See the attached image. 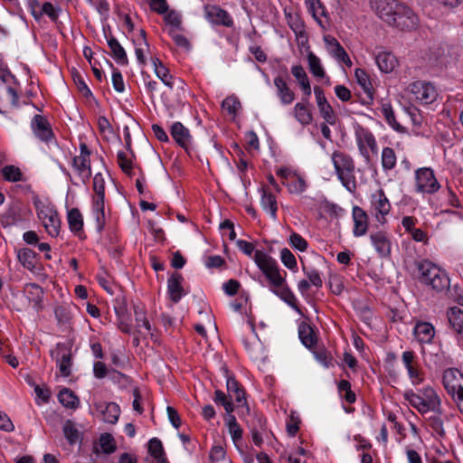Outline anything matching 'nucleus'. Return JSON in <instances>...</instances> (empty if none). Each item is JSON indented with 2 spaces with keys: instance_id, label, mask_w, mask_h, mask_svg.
I'll return each instance as SVG.
<instances>
[{
  "instance_id": "nucleus-1",
  "label": "nucleus",
  "mask_w": 463,
  "mask_h": 463,
  "mask_svg": "<svg viewBox=\"0 0 463 463\" xmlns=\"http://www.w3.org/2000/svg\"><path fill=\"white\" fill-rule=\"evenodd\" d=\"M332 162L342 184L349 192H354L356 189V181L354 176L355 166L353 158L344 152L335 151L332 154Z\"/></svg>"
},
{
  "instance_id": "nucleus-2",
  "label": "nucleus",
  "mask_w": 463,
  "mask_h": 463,
  "mask_svg": "<svg viewBox=\"0 0 463 463\" xmlns=\"http://www.w3.org/2000/svg\"><path fill=\"white\" fill-rule=\"evenodd\" d=\"M254 261L262 271L272 288L283 286L286 282V275H281L277 261L262 250H257L254 254ZM284 274H287L284 271Z\"/></svg>"
},
{
  "instance_id": "nucleus-3",
  "label": "nucleus",
  "mask_w": 463,
  "mask_h": 463,
  "mask_svg": "<svg viewBox=\"0 0 463 463\" xmlns=\"http://www.w3.org/2000/svg\"><path fill=\"white\" fill-rule=\"evenodd\" d=\"M354 137L360 155L366 162L371 160L369 151L373 154L378 153V146L373 132L359 124L354 126Z\"/></svg>"
},
{
  "instance_id": "nucleus-4",
  "label": "nucleus",
  "mask_w": 463,
  "mask_h": 463,
  "mask_svg": "<svg viewBox=\"0 0 463 463\" xmlns=\"http://www.w3.org/2000/svg\"><path fill=\"white\" fill-rule=\"evenodd\" d=\"M439 188L440 184L430 167H421L415 171V191L417 193L432 194Z\"/></svg>"
},
{
  "instance_id": "nucleus-5",
  "label": "nucleus",
  "mask_w": 463,
  "mask_h": 463,
  "mask_svg": "<svg viewBox=\"0 0 463 463\" xmlns=\"http://www.w3.org/2000/svg\"><path fill=\"white\" fill-rule=\"evenodd\" d=\"M51 357L55 361L60 373L63 377H68L71 373L72 354L71 345L68 343H58L50 352Z\"/></svg>"
},
{
  "instance_id": "nucleus-6",
  "label": "nucleus",
  "mask_w": 463,
  "mask_h": 463,
  "mask_svg": "<svg viewBox=\"0 0 463 463\" xmlns=\"http://www.w3.org/2000/svg\"><path fill=\"white\" fill-rule=\"evenodd\" d=\"M203 16L213 26L231 28L234 25L232 15L218 5L206 4L203 5Z\"/></svg>"
},
{
  "instance_id": "nucleus-7",
  "label": "nucleus",
  "mask_w": 463,
  "mask_h": 463,
  "mask_svg": "<svg viewBox=\"0 0 463 463\" xmlns=\"http://www.w3.org/2000/svg\"><path fill=\"white\" fill-rule=\"evenodd\" d=\"M390 25L402 31H412L419 25V17L411 7L402 3L395 13L394 23Z\"/></svg>"
},
{
  "instance_id": "nucleus-8",
  "label": "nucleus",
  "mask_w": 463,
  "mask_h": 463,
  "mask_svg": "<svg viewBox=\"0 0 463 463\" xmlns=\"http://www.w3.org/2000/svg\"><path fill=\"white\" fill-rule=\"evenodd\" d=\"M442 383L448 394L454 399L463 392V373L457 368H448L443 372Z\"/></svg>"
},
{
  "instance_id": "nucleus-9",
  "label": "nucleus",
  "mask_w": 463,
  "mask_h": 463,
  "mask_svg": "<svg viewBox=\"0 0 463 463\" xmlns=\"http://www.w3.org/2000/svg\"><path fill=\"white\" fill-rule=\"evenodd\" d=\"M410 91L422 104H430L437 99L438 93L435 87L430 82L414 81L410 85Z\"/></svg>"
},
{
  "instance_id": "nucleus-10",
  "label": "nucleus",
  "mask_w": 463,
  "mask_h": 463,
  "mask_svg": "<svg viewBox=\"0 0 463 463\" xmlns=\"http://www.w3.org/2000/svg\"><path fill=\"white\" fill-rule=\"evenodd\" d=\"M401 4L397 0H371L372 8L389 25L394 23V15Z\"/></svg>"
},
{
  "instance_id": "nucleus-11",
  "label": "nucleus",
  "mask_w": 463,
  "mask_h": 463,
  "mask_svg": "<svg viewBox=\"0 0 463 463\" xmlns=\"http://www.w3.org/2000/svg\"><path fill=\"white\" fill-rule=\"evenodd\" d=\"M371 205L377 221L382 224L385 223V216L390 212L391 203L382 189L372 194Z\"/></svg>"
},
{
  "instance_id": "nucleus-12",
  "label": "nucleus",
  "mask_w": 463,
  "mask_h": 463,
  "mask_svg": "<svg viewBox=\"0 0 463 463\" xmlns=\"http://www.w3.org/2000/svg\"><path fill=\"white\" fill-rule=\"evenodd\" d=\"M422 354L426 365L429 368L439 369L448 364L445 352L440 345H435L429 348H422Z\"/></svg>"
},
{
  "instance_id": "nucleus-13",
  "label": "nucleus",
  "mask_w": 463,
  "mask_h": 463,
  "mask_svg": "<svg viewBox=\"0 0 463 463\" xmlns=\"http://www.w3.org/2000/svg\"><path fill=\"white\" fill-rule=\"evenodd\" d=\"M314 93L316 96L317 107L320 112L321 117L325 119L327 124L335 125V114L331 107V105L327 102L326 98L325 96L324 90L321 87L316 86L314 88Z\"/></svg>"
},
{
  "instance_id": "nucleus-14",
  "label": "nucleus",
  "mask_w": 463,
  "mask_h": 463,
  "mask_svg": "<svg viewBox=\"0 0 463 463\" xmlns=\"http://www.w3.org/2000/svg\"><path fill=\"white\" fill-rule=\"evenodd\" d=\"M39 218L43 220V225L52 237L58 236L61 228V221L57 211L52 209L41 210L38 213Z\"/></svg>"
},
{
  "instance_id": "nucleus-15",
  "label": "nucleus",
  "mask_w": 463,
  "mask_h": 463,
  "mask_svg": "<svg viewBox=\"0 0 463 463\" xmlns=\"http://www.w3.org/2000/svg\"><path fill=\"white\" fill-rule=\"evenodd\" d=\"M416 267L419 272V281L426 286H430L441 270L439 267L427 260L417 262Z\"/></svg>"
},
{
  "instance_id": "nucleus-16",
  "label": "nucleus",
  "mask_w": 463,
  "mask_h": 463,
  "mask_svg": "<svg viewBox=\"0 0 463 463\" xmlns=\"http://www.w3.org/2000/svg\"><path fill=\"white\" fill-rule=\"evenodd\" d=\"M31 125L34 135L40 140L49 142L53 137V132L51 125L44 117L35 115Z\"/></svg>"
},
{
  "instance_id": "nucleus-17",
  "label": "nucleus",
  "mask_w": 463,
  "mask_h": 463,
  "mask_svg": "<svg viewBox=\"0 0 463 463\" xmlns=\"http://www.w3.org/2000/svg\"><path fill=\"white\" fill-rule=\"evenodd\" d=\"M23 220L22 205L19 202L12 203L0 216V222L4 227L15 225Z\"/></svg>"
},
{
  "instance_id": "nucleus-18",
  "label": "nucleus",
  "mask_w": 463,
  "mask_h": 463,
  "mask_svg": "<svg viewBox=\"0 0 463 463\" xmlns=\"http://www.w3.org/2000/svg\"><path fill=\"white\" fill-rule=\"evenodd\" d=\"M170 134L175 141L183 147L187 153L192 144V136L190 131L181 122H175L171 126Z\"/></svg>"
},
{
  "instance_id": "nucleus-19",
  "label": "nucleus",
  "mask_w": 463,
  "mask_h": 463,
  "mask_svg": "<svg viewBox=\"0 0 463 463\" xmlns=\"http://www.w3.org/2000/svg\"><path fill=\"white\" fill-rule=\"evenodd\" d=\"M370 240L380 257L386 258L390 256L392 244L386 232L379 231L371 233Z\"/></svg>"
},
{
  "instance_id": "nucleus-20",
  "label": "nucleus",
  "mask_w": 463,
  "mask_h": 463,
  "mask_svg": "<svg viewBox=\"0 0 463 463\" xmlns=\"http://www.w3.org/2000/svg\"><path fill=\"white\" fill-rule=\"evenodd\" d=\"M353 233L355 237H361L366 234L368 231V215L361 207L355 205L353 207Z\"/></svg>"
},
{
  "instance_id": "nucleus-21",
  "label": "nucleus",
  "mask_w": 463,
  "mask_h": 463,
  "mask_svg": "<svg viewBox=\"0 0 463 463\" xmlns=\"http://www.w3.org/2000/svg\"><path fill=\"white\" fill-rule=\"evenodd\" d=\"M183 280L184 277L178 272H174L167 280V293L174 303H178L184 294Z\"/></svg>"
},
{
  "instance_id": "nucleus-22",
  "label": "nucleus",
  "mask_w": 463,
  "mask_h": 463,
  "mask_svg": "<svg viewBox=\"0 0 463 463\" xmlns=\"http://www.w3.org/2000/svg\"><path fill=\"white\" fill-rule=\"evenodd\" d=\"M95 409L103 415V420L115 424L120 415V408L116 402H99L94 404Z\"/></svg>"
},
{
  "instance_id": "nucleus-23",
  "label": "nucleus",
  "mask_w": 463,
  "mask_h": 463,
  "mask_svg": "<svg viewBox=\"0 0 463 463\" xmlns=\"http://www.w3.org/2000/svg\"><path fill=\"white\" fill-rule=\"evenodd\" d=\"M402 362L408 371L409 377L413 384H419L422 378L420 377V370L415 360V354L413 351H405L402 355Z\"/></svg>"
},
{
  "instance_id": "nucleus-24",
  "label": "nucleus",
  "mask_w": 463,
  "mask_h": 463,
  "mask_svg": "<svg viewBox=\"0 0 463 463\" xmlns=\"http://www.w3.org/2000/svg\"><path fill=\"white\" fill-rule=\"evenodd\" d=\"M413 334L420 344H431L435 336V328L429 322H418L414 326Z\"/></svg>"
},
{
  "instance_id": "nucleus-25",
  "label": "nucleus",
  "mask_w": 463,
  "mask_h": 463,
  "mask_svg": "<svg viewBox=\"0 0 463 463\" xmlns=\"http://www.w3.org/2000/svg\"><path fill=\"white\" fill-rule=\"evenodd\" d=\"M24 295L29 302L33 304V308L39 311L43 308V289L36 283H29L24 286Z\"/></svg>"
},
{
  "instance_id": "nucleus-26",
  "label": "nucleus",
  "mask_w": 463,
  "mask_h": 463,
  "mask_svg": "<svg viewBox=\"0 0 463 463\" xmlns=\"http://www.w3.org/2000/svg\"><path fill=\"white\" fill-rule=\"evenodd\" d=\"M105 36L107 38L108 45L110 49V55L113 57V59L117 61V63L120 65H128V59L127 52L119 42L111 34L109 36L105 34Z\"/></svg>"
},
{
  "instance_id": "nucleus-27",
  "label": "nucleus",
  "mask_w": 463,
  "mask_h": 463,
  "mask_svg": "<svg viewBox=\"0 0 463 463\" xmlns=\"http://www.w3.org/2000/svg\"><path fill=\"white\" fill-rule=\"evenodd\" d=\"M271 290L280 299L291 307L297 313H298L300 316H303V312L298 307V300L292 290L288 288L287 282H285L283 286L277 288H272Z\"/></svg>"
},
{
  "instance_id": "nucleus-28",
  "label": "nucleus",
  "mask_w": 463,
  "mask_h": 463,
  "mask_svg": "<svg viewBox=\"0 0 463 463\" xmlns=\"http://www.w3.org/2000/svg\"><path fill=\"white\" fill-rule=\"evenodd\" d=\"M72 166L77 171L80 180L83 184L89 182L91 176V167L90 157L74 156L72 160Z\"/></svg>"
},
{
  "instance_id": "nucleus-29",
  "label": "nucleus",
  "mask_w": 463,
  "mask_h": 463,
  "mask_svg": "<svg viewBox=\"0 0 463 463\" xmlns=\"http://www.w3.org/2000/svg\"><path fill=\"white\" fill-rule=\"evenodd\" d=\"M447 317L450 327L453 329L457 339L463 331V310L458 307H449L447 311Z\"/></svg>"
},
{
  "instance_id": "nucleus-30",
  "label": "nucleus",
  "mask_w": 463,
  "mask_h": 463,
  "mask_svg": "<svg viewBox=\"0 0 463 463\" xmlns=\"http://www.w3.org/2000/svg\"><path fill=\"white\" fill-rule=\"evenodd\" d=\"M274 85L277 88V93L283 104H290L295 99L294 92L288 88L286 80L281 76L274 79Z\"/></svg>"
},
{
  "instance_id": "nucleus-31",
  "label": "nucleus",
  "mask_w": 463,
  "mask_h": 463,
  "mask_svg": "<svg viewBox=\"0 0 463 463\" xmlns=\"http://www.w3.org/2000/svg\"><path fill=\"white\" fill-rule=\"evenodd\" d=\"M357 83L362 87L364 93L366 94L367 100L364 103H371L373 99V86L370 81L369 76L366 71L363 69H356L354 71Z\"/></svg>"
},
{
  "instance_id": "nucleus-32",
  "label": "nucleus",
  "mask_w": 463,
  "mask_h": 463,
  "mask_svg": "<svg viewBox=\"0 0 463 463\" xmlns=\"http://www.w3.org/2000/svg\"><path fill=\"white\" fill-rule=\"evenodd\" d=\"M261 206L266 212L269 213L271 218L275 220L277 218L278 211L276 197L264 186L261 188Z\"/></svg>"
},
{
  "instance_id": "nucleus-33",
  "label": "nucleus",
  "mask_w": 463,
  "mask_h": 463,
  "mask_svg": "<svg viewBox=\"0 0 463 463\" xmlns=\"http://www.w3.org/2000/svg\"><path fill=\"white\" fill-rule=\"evenodd\" d=\"M381 110L386 122L392 128H393L396 132L401 134H404L407 132L406 128H404L399 122H397L394 116V111L389 102L383 103Z\"/></svg>"
},
{
  "instance_id": "nucleus-34",
  "label": "nucleus",
  "mask_w": 463,
  "mask_h": 463,
  "mask_svg": "<svg viewBox=\"0 0 463 463\" xmlns=\"http://www.w3.org/2000/svg\"><path fill=\"white\" fill-rule=\"evenodd\" d=\"M156 75L162 80V82L169 89H173V76L170 74L169 70L163 64L158 58H152Z\"/></svg>"
},
{
  "instance_id": "nucleus-35",
  "label": "nucleus",
  "mask_w": 463,
  "mask_h": 463,
  "mask_svg": "<svg viewBox=\"0 0 463 463\" xmlns=\"http://www.w3.org/2000/svg\"><path fill=\"white\" fill-rule=\"evenodd\" d=\"M376 63L383 72L392 71L397 63V60L393 54L388 52H382L375 57Z\"/></svg>"
},
{
  "instance_id": "nucleus-36",
  "label": "nucleus",
  "mask_w": 463,
  "mask_h": 463,
  "mask_svg": "<svg viewBox=\"0 0 463 463\" xmlns=\"http://www.w3.org/2000/svg\"><path fill=\"white\" fill-rule=\"evenodd\" d=\"M403 397L410 403V405L415 408L420 413L423 414L430 411V407L425 402V399L420 394L413 392L411 390L406 391L403 393Z\"/></svg>"
},
{
  "instance_id": "nucleus-37",
  "label": "nucleus",
  "mask_w": 463,
  "mask_h": 463,
  "mask_svg": "<svg viewBox=\"0 0 463 463\" xmlns=\"http://www.w3.org/2000/svg\"><path fill=\"white\" fill-rule=\"evenodd\" d=\"M18 260L29 270H34L37 265V253L31 249L24 248L18 251Z\"/></svg>"
},
{
  "instance_id": "nucleus-38",
  "label": "nucleus",
  "mask_w": 463,
  "mask_h": 463,
  "mask_svg": "<svg viewBox=\"0 0 463 463\" xmlns=\"http://www.w3.org/2000/svg\"><path fill=\"white\" fill-rule=\"evenodd\" d=\"M226 388L231 396L234 395L237 403H241L244 400L245 391L233 376L227 375Z\"/></svg>"
},
{
  "instance_id": "nucleus-39",
  "label": "nucleus",
  "mask_w": 463,
  "mask_h": 463,
  "mask_svg": "<svg viewBox=\"0 0 463 463\" xmlns=\"http://www.w3.org/2000/svg\"><path fill=\"white\" fill-rule=\"evenodd\" d=\"M293 76L298 80L300 88L306 96L311 95V87L308 77L301 65H295L291 69Z\"/></svg>"
},
{
  "instance_id": "nucleus-40",
  "label": "nucleus",
  "mask_w": 463,
  "mask_h": 463,
  "mask_svg": "<svg viewBox=\"0 0 463 463\" xmlns=\"http://www.w3.org/2000/svg\"><path fill=\"white\" fill-rule=\"evenodd\" d=\"M324 42L326 44V51L335 60L342 57L346 52L343 46L339 43V42L332 35H325Z\"/></svg>"
},
{
  "instance_id": "nucleus-41",
  "label": "nucleus",
  "mask_w": 463,
  "mask_h": 463,
  "mask_svg": "<svg viewBox=\"0 0 463 463\" xmlns=\"http://www.w3.org/2000/svg\"><path fill=\"white\" fill-rule=\"evenodd\" d=\"M59 402L66 408L76 409L80 401L76 394L68 388H63L58 394Z\"/></svg>"
},
{
  "instance_id": "nucleus-42",
  "label": "nucleus",
  "mask_w": 463,
  "mask_h": 463,
  "mask_svg": "<svg viewBox=\"0 0 463 463\" xmlns=\"http://www.w3.org/2000/svg\"><path fill=\"white\" fill-rule=\"evenodd\" d=\"M68 224L70 230L74 233H79L83 228V218L78 208H72L68 212Z\"/></svg>"
},
{
  "instance_id": "nucleus-43",
  "label": "nucleus",
  "mask_w": 463,
  "mask_h": 463,
  "mask_svg": "<svg viewBox=\"0 0 463 463\" xmlns=\"http://www.w3.org/2000/svg\"><path fill=\"white\" fill-rule=\"evenodd\" d=\"M213 400L216 404L223 406L227 415L232 414L235 410V406L232 402V396H231L229 393L226 395L221 390H216L214 392Z\"/></svg>"
},
{
  "instance_id": "nucleus-44",
  "label": "nucleus",
  "mask_w": 463,
  "mask_h": 463,
  "mask_svg": "<svg viewBox=\"0 0 463 463\" xmlns=\"http://www.w3.org/2000/svg\"><path fill=\"white\" fill-rule=\"evenodd\" d=\"M450 279L444 270H440L430 287L437 293L449 292Z\"/></svg>"
},
{
  "instance_id": "nucleus-45",
  "label": "nucleus",
  "mask_w": 463,
  "mask_h": 463,
  "mask_svg": "<svg viewBox=\"0 0 463 463\" xmlns=\"http://www.w3.org/2000/svg\"><path fill=\"white\" fill-rule=\"evenodd\" d=\"M423 395L427 405L435 413L442 414L440 399L432 388H425Z\"/></svg>"
},
{
  "instance_id": "nucleus-46",
  "label": "nucleus",
  "mask_w": 463,
  "mask_h": 463,
  "mask_svg": "<svg viewBox=\"0 0 463 463\" xmlns=\"http://www.w3.org/2000/svg\"><path fill=\"white\" fill-rule=\"evenodd\" d=\"M382 167L384 171H391L396 166L397 156L393 148L385 146L382 150Z\"/></svg>"
},
{
  "instance_id": "nucleus-47",
  "label": "nucleus",
  "mask_w": 463,
  "mask_h": 463,
  "mask_svg": "<svg viewBox=\"0 0 463 463\" xmlns=\"http://www.w3.org/2000/svg\"><path fill=\"white\" fill-rule=\"evenodd\" d=\"M62 430L71 445H74L80 440V433L72 420H67L63 424Z\"/></svg>"
},
{
  "instance_id": "nucleus-48",
  "label": "nucleus",
  "mask_w": 463,
  "mask_h": 463,
  "mask_svg": "<svg viewBox=\"0 0 463 463\" xmlns=\"http://www.w3.org/2000/svg\"><path fill=\"white\" fill-rule=\"evenodd\" d=\"M298 335L302 344L307 347L313 346L317 340L309 325L302 322L298 327Z\"/></svg>"
},
{
  "instance_id": "nucleus-49",
  "label": "nucleus",
  "mask_w": 463,
  "mask_h": 463,
  "mask_svg": "<svg viewBox=\"0 0 463 463\" xmlns=\"http://www.w3.org/2000/svg\"><path fill=\"white\" fill-rule=\"evenodd\" d=\"M71 77L75 85L78 88V90L83 95L86 99L93 98L92 92L86 84L83 76L81 73L75 68L71 70Z\"/></svg>"
},
{
  "instance_id": "nucleus-50",
  "label": "nucleus",
  "mask_w": 463,
  "mask_h": 463,
  "mask_svg": "<svg viewBox=\"0 0 463 463\" xmlns=\"http://www.w3.org/2000/svg\"><path fill=\"white\" fill-rule=\"evenodd\" d=\"M226 425L232 436L233 442L236 444L242 438V430L238 424L236 418L233 414L225 417Z\"/></svg>"
},
{
  "instance_id": "nucleus-51",
  "label": "nucleus",
  "mask_w": 463,
  "mask_h": 463,
  "mask_svg": "<svg viewBox=\"0 0 463 463\" xmlns=\"http://www.w3.org/2000/svg\"><path fill=\"white\" fill-rule=\"evenodd\" d=\"M282 184L288 187L290 194H302L307 189L306 181L299 175H294L288 182L282 181Z\"/></svg>"
},
{
  "instance_id": "nucleus-52",
  "label": "nucleus",
  "mask_w": 463,
  "mask_h": 463,
  "mask_svg": "<svg viewBox=\"0 0 463 463\" xmlns=\"http://www.w3.org/2000/svg\"><path fill=\"white\" fill-rule=\"evenodd\" d=\"M294 109L296 118L302 125H308L312 122V114L305 104L297 103Z\"/></svg>"
},
{
  "instance_id": "nucleus-53",
  "label": "nucleus",
  "mask_w": 463,
  "mask_h": 463,
  "mask_svg": "<svg viewBox=\"0 0 463 463\" xmlns=\"http://www.w3.org/2000/svg\"><path fill=\"white\" fill-rule=\"evenodd\" d=\"M307 61L310 72L318 78L325 76V71L321 65L320 60L313 52L307 54Z\"/></svg>"
},
{
  "instance_id": "nucleus-54",
  "label": "nucleus",
  "mask_w": 463,
  "mask_h": 463,
  "mask_svg": "<svg viewBox=\"0 0 463 463\" xmlns=\"http://www.w3.org/2000/svg\"><path fill=\"white\" fill-rule=\"evenodd\" d=\"M303 273L307 276V281L314 287L319 288L323 286V279L318 270L314 268H308L303 265Z\"/></svg>"
},
{
  "instance_id": "nucleus-55",
  "label": "nucleus",
  "mask_w": 463,
  "mask_h": 463,
  "mask_svg": "<svg viewBox=\"0 0 463 463\" xmlns=\"http://www.w3.org/2000/svg\"><path fill=\"white\" fill-rule=\"evenodd\" d=\"M241 107V102L235 96H228L222 102V108L232 116H235Z\"/></svg>"
},
{
  "instance_id": "nucleus-56",
  "label": "nucleus",
  "mask_w": 463,
  "mask_h": 463,
  "mask_svg": "<svg viewBox=\"0 0 463 463\" xmlns=\"http://www.w3.org/2000/svg\"><path fill=\"white\" fill-rule=\"evenodd\" d=\"M134 313H135V320H136V323H137V327H145L146 330L151 335V336H153V333H151V330H152V326L149 323V321L147 320L146 317V313L145 311L143 310V308L136 306L134 307Z\"/></svg>"
},
{
  "instance_id": "nucleus-57",
  "label": "nucleus",
  "mask_w": 463,
  "mask_h": 463,
  "mask_svg": "<svg viewBox=\"0 0 463 463\" xmlns=\"http://www.w3.org/2000/svg\"><path fill=\"white\" fill-rule=\"evenodd\" d=\"M2 175L4 178L8 182H18L22 180L23 175L20 168L13 165H5L2 169Z\"/></svg>"
},
{
  "instance_id": "nucleus-58",
  "label": "nucleus",
  "mask_w": 463,
  "mask_h": 463,
  "mask_svg": "<svg viewBox=\"0 0 463 463\" xmlns=\"http://www.w3.org/2000/svg\"><path fill=\"white\" fill-rule=\"evenodd\" d=\"M308 9L312 13L313 17L321 24L319 18L326 15V9L320 0H306Z\"/></svg>"
},
{
  "instance_id": "nucleus-59",
  "label": "nucleus",
  "mask_w": 463,
  "mask_h": 463,
  "mask_svg": "<svg viewBox=\"0 0 463 463\" xmlns=\"http://www.w3.org/2000/svg\"><path fill=\"white\" fill-rule=\"evenodd\" d=\"M99 444L106 454L113 453L116 450V442L111 434H102L99 438Z\"/></svg>"
},
{
  "instance_id": "nucleus-60",
  "label": "nucleus",
  "mask_w": 463,
  "mask_h": 463,
  "mask_svg": "<svg viewBox=\"0 0 463 463\" xmlns=\"http://www.w3.org/2000/svg\"><path fill=\"white\" fill-rule=\"evenodd\" d=\"M43 14H46L52 21L55 22L58 19V13L56 12L53 5L50 2H45L39 12L37 13L38 19L40 21Z\"/></svg>"
},
{
  "instance_id": "nucleus-61",
  "label": "nucleus",
  "mask_w": 463,
  "mask_h": 463,
  "mask_svg": "<svg viewBox=\"0 0 463 463\" xmlns=\"http://www.w3.org/2000/svg\"><path fill=\"white\" fill-rule=\"evenodd\" d=\"M280 259L282 263L289 269L295 270L297 269V260L294 254L288 249L283 248L280 251Z\"/></svg>"
},
{
  "instance_id": "nucleus-62",
  "label": "nucleus",
  "mask_w": 463,
  "mask_h": 463,
  "mask_svg": "<svg viewBox=\"0 0 463 463\" xmlns=\"http://www.w3.org/2000/svg\"><path fill=\"white\" fill-rule=\"evenodd\" d=\"M148 452L154 458L165 455L161 440L158 439L157 438L151 439L148 442Z\"/></svg>"
},
{
  "instance_id": "nucleus-63",
  "label": "nucleus",
  "mask_w": 463,
  "mask_h": 463,
  "mask_svg": "<svg viewBox=\"0 0 463 463\" xmlns=\"http://www.w3.org/2000/svg\"><path fill=\"white\" fill-rule=\"evenodd\" d=\"M440 415L441 414L437 413L436 415L430 416L428 418V422L435 432L443 437L445 435V430L443 428V420H441Z\"/></svg>"
},
{
  "instance_id": "nucleus-64",
  "label": "nucleus",
  "mask_w": 463,
  "mask_h": 463,
  "mask_svg": "<svg viewBox=\"0 0 463 463\" xmlns=\"http://www.w3.org/2000/svg\"><path fill=\"white\" fill-rule=\"evenodd\" d=\"M54 315L59 325H66L70 322L71 315L65 306H57L54 308Z\"/></svg>"
}]
</instances>
